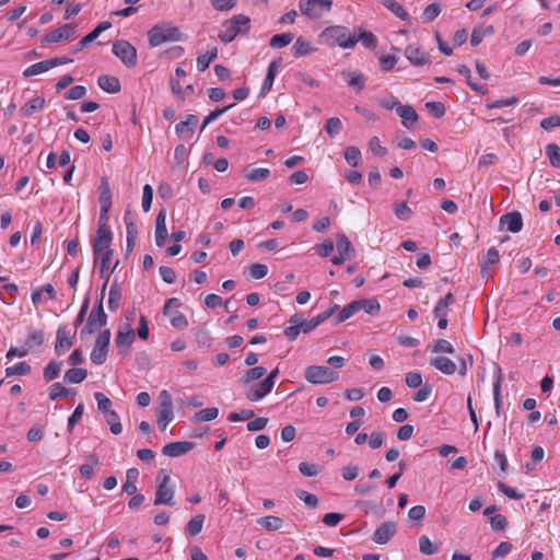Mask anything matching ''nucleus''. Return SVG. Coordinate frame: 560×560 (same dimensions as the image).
<instances>
[{"label": "nucleus", "instance_id": "21", "mask_svg": "<svg viewBox=\"0 0 560 560\" xmlns=\"http://www.w3.org/2000/svg\"><path fill=\"white\" fill-rule=\"evenodd\" d=\"M317 327H318V325L315 324L314 322L305 320V322H301V324H299V325H292V326L287 327L285 330H283V334H285V336L289 338V340H295V338L299 337L300 332L306 334Z\"/></svg>", "mask_w": 560, "mask_h": 560}, {"label": "nucleus", "instance_id": "46", "mask_svg": "<svg viewBox=\"0 0 560 560\" xmlns=\"http://www.w3.org/2000/svg\"><path fill=\"white\" fill-rule=\"evenodd\" d=\"M419 550L420 553L425 556L436 555L438 547L428 538L427 535H421L419 538Z\"/></svg>", "mask_w": 560, "mask_h": 560}, {"label": "nucleus", "instance_id": "2", "mask_svg": "<svg viewBox=\"0 0 560 560\" xmlns=\"http://www.w3.org/2000/svg\"><path fill=\"white\" fill-rule=\"evenodd\" d=\"M148 39L151 47H158L166 42H179L183 34L177 26L172 23H161L151 27L148 32Z\"/></svg>", "mask_w": 560, "mask_h": 560}, {"label": "nucleus", "instance_id": "37", "mask_svg": "<svg viewBox=\"0 0 560 560\" xmlns=\"http://www.w3.org/2000/svg\"><path fill=\"white\" fill-rule=\"evenodd\" d=\"M270 176L269 168H249L246 170L245 178L252 183L264 182Z\"/></svg>", "mask_w": 560, "mask_h": 560}, {"label": "nucleus", "instance_id": "39", "mask_svg": "<svg viewBox=\"0 0 560 560\" xmlns=\"http://www.w3.org/2000/svg\"><path fill=\"white\" fill-rule=\"evenodd\" d=\"M5 376H24L28 375L31 372V366L27 362L21 361L18 362L15 365L8 366L4 370Z\"/></svg>", "mask_w": 560, "mask_h": 560}, {"label": "nucleus", "instance_id": "18", "mask_svg": "<svg viewBox=\"0 0 560 560\" xmlns=\"http://www.w3.org/2000/svg\"><path fill=\"white\" fill-rule=\"evenodd\" d=\"M430 364L444 375H454L457 371L455 361L444 355L432 358Z\"/></svg>", "mask_w": 560, "mask_h": 560}, {"label": "nucleus", "instance_id": "24", "mask_svg": "<svg viewBox=\"0 0 560 560\" xmlns=\"http://www.w3.org/2000/svg\"><path fill=\"white\" fill-rule=\"evenodd\" d=\"M396 113L401 119V124L406 128H411L419 116L416 114L415 107H396Z\"/></svg>", "mask_w": 560, "mask_h": 560}, {"label": "nucleus", "instance_id": "8", "mask_svg": "<svg viewBox=\"0 0 560 560\" xmlns=\"http://www.w3.org/2000/svg\"><path fill=\"white\" fill-rule=\"evenodd\" d=\"M113 54L127 67L137 65V49L127 40H116L113 44Z\"/></svg>", "mask_w": 560, "mask_h": 560}, {"label": "nucleus", "instance_id": "55", "mask_svg": "<svg viewBox=\"0 0 560 560\" xmlns=\"http://www.w3.org/2000/svg\"><path fill=\"white\" fill-rule=\"evenodd\" d=\"M354 38H358V42L361 40L362 45L365 48H375V46L377 44L376 36L373 33L368 32V31H362V32H360L359 35L354 34Z\"/></svg>", "mask_w": 560, "mask_h": 560}, {"label": "nucleus", "instance_id": "29", "mask_svg": "<svg viewBox=\"0 0 560 560\" xmlns=\"http://www.w3.org/2000/svg\"><path fill=\"white\" fill-rule=\"evenodd\" d=\"M241 34L240 28H236L229 20L223 22L222 31L219 33L218 37L223 43H231L235 39V37Z\"/></svg>", "mask_w": 560, "mask_h": 560}, {"label": "nucleus", "instance_id": "40", "mask_svg": "<svg viewBox=\"0 0 560 560\" xmlns=\"http://www.w3.org/2000/svg\"><path fill=\"white\" fill-rule=\"evenodd\" d=\"M359 304V310L364 311L366 314L375 315L380 312V303L374 299H361L353 301Z\"/></svg>", "mask_w": 560, "mask_h": 560}, {"label": "nucleus", "instance_id": "42", "mask_svg": "<svg viewBox=\"0 0 560 560\" xmlns=\"http://www.w3.org/2000/svg\"><path fill=\"white\" fill-rule=\"evenodd\" d=\"M70 393V389L65 387L63 384L56 382L48 387V398L51 401L57 400L58 398L66 397Z\"/></svg>", "mask_w": 560, "mask_h": 560}, {"label": "nucleus", "instance_id": "34", "mask_svg": "<svg viewBox=\"0 0 560 560\" xmlns=\"http://www.w3.org/2000/svg\"><path fill=\"white\" fill-rule=\"evenodd\" d=\"M257 524L269 532H273L277 529H281L283 522L282 518L279 516L268 515L261 518H257Z\"/></svg>", "mask_w": 560, "mask_h": 560}, {"label": "nucleus", "instance_id": "30", "mask_svg": "<svg viewBox=\"0 0 560 560\" xmlns=\"http://www.w3.org/2000/svg\"><path fill=\"white\" fill-rule=\"evenodd\" d=\"M453 304V294L451 292L446 293L445 296L439 300L435 308H433V314L435 317H446L447 312H450V307Z\"/></svg>", "mask_w": 560, "mask_h": 560}, {"label": "nucleus", "instance_id": "62", "mask_svg": "<svg viewBox=\"0 0 560 560\" xmlns=\"http://www.w3.org/2000/svg\"><path fill=\"white\" fill-rule=\"evenodd\" d=\"M299 470L301 475L306 477L317 476L319 472V468L317 464H311L306 462H302L299 464Z\"/></svg>", "mask_w": 560, "mask_h": 560}, {"label": "nucleus", "instance_id": "41", "mask_svg": "<svg viewBox=\"0 0 560 560\" xmlns=\"http://www.w3.org/2000/svg\"><path fill=\"white\" fill-rule=\"evenodd\" d=\"M220 413V410L218 408H207L199 412H196L195 417H192V421L196 423L207 422V421H213L218 415Z\"/></svg>", "mask_w": 560, "mask_h": 560}, {"label": "nucleus", "instance_id": "12", "mask_svg": "<svg viewBox=\"0 0 560 560\" xmlns=\"http://www.w3.org/2000/svg\"><path fill=\"white\" fill-rule=\"evenodd\" d=\"M194 448V443L190 441L172 442L162 447V455L168 457L184 456Z\"/></svg>", "mask_w": 560, "mask_h": 560}, {"label": "nucleus", "instance_id": "57", "mask_svg": "<svg viewBox=\"0 0 560 560\" xmlns=\"http://www.w3.org/2000/svg\"><path fill=\"white\" fill-rule=\"evenodd\" d=\"M43 342H45V335L42 330H34L30 332L26 339V346L28 349L40 347Z\"/></svg>", "mask_w": 560, "mask_h": 560}, {"label": "nucleus", "instance_id": "11", "mask_svg": "<svg viewBox=\"0 0 560 560\" xmlns=\"http://www.w3.org/2000/svg\"><path fill=\"white\" fill-rule=\"evenodd\" d=\"M135 339L136 336L133 335V330L130 325L125 324L119 326L116 336V346L118 348V351L126 353L130 349Z\"/></svg>", "mask_w": 560, "mask_h": 560}, {"label": "nucleus", "instance_id": "7", "mask_svg": "<svg viewBox=\"0 0 560 560\" xmlns=\"http://www.w3.org/2000/svg\"><path fill=\"white\" fill-rule=\"evenodd\" d=\"M110 339L112 332L108 329L101 331L96 336L93 350L90 352V361L95 365H102L106 362Z\"/></svg>", "mask_w": 560, "mask_h": 560}, {"label": "nucleus", "instance_id": "43", "mask_svg": "<svg viewBox=\"0 0 560 560\" xmlns=\"http://www.w3.org/2000/svg\"><path fill=\"white\" fill-rule=\"evenodd\" d=\"M442 8L440 3H431L422 12L423 23H431L434 21L441 13Z\"/></svg>", "mask_w": 560, "mask_h": 560}, {"label": "nucleus", "instance_id": "4", "mask_svg": "<svg viewBox=\"0 0 560 560\" xmlns=\"http://www.w3.org/2000/svg\"><path fill=\"white\" fill-rule=\"evenodd\" d=\"M156 480H159V485H156L155 489L154 504L173 505V498L175 491L172 483H170L172 478L170 477L168 471L166 469L160 470L159 476H156Z\"/></svg>", "mask_w": 560, "mask_h": 560}, {"label": "nucleus", "instance_id": "56", "mask_svg": "<svg viewBox=\"0 0 560 560\" xmlns=\"http://www.w3.org/2000/svg\"><path fill=\"white\" fill-rule=\"evenodd\" d=\"M394 213L397 219L408 221L412 217V210L408 207L407 202H397L394 208Z\"/></svg>", "mask_w": 560, "mask_h": 560}, {"label": "nucleus", "instance_id": "64", "mask_svg": "<svg viewBox=\"0 0 560 560\" xmlns=\"http://www.w3.org/2000/svg\"><path fill=\"white\" fill-rule=\"evenodd\" d=\"M254 417V411L249 409H244L237 412H232L228 416V420L232 422L236 421H248Z\"/></svg>", "mask_w": 560, "mask_h": 560}, {"label": "nucleus", "instance_id": "16", "mask_svg": "<svg viewBox=\"0 0 560 560\" xmlns=\"http://www.w3.org/2000/svg\"><path fill=\"white\" fill-rule=\"evenodd\" d=\"M405 56L410 63L416 67L424 66L431 61V58L427 52H424L419 46L412 44L406 47Z\"/></svg>", "mask_w": 560, "mask_h": 560}, {"label": "nucleus", "instance_id": "22", "mask_svg": "<svg viewBox=\"0 0 560 560\" xmlns=\"http://www.w3.org/2000/svg\"><path fill=\"white\" fill-rule=\"evenodd\" d=\"M198 125V117L196 115H188L185 120L175 125V132L179 136H191L192 131Z\"/></svg>", "mask_w": 560, "mask_h": 560}, {"label": "nucleus", "instance_id": "49", "mask_svg": "<svg viewBox=\"0 0 560 560\" xmlns=\"http://www.w3.org/2000/svg\"><path fill=\"white\" fill-rule=\"evenodd\" d=\"M104 417L107 425L110 427V432L113 433V435H119L121 432V424L117 411L107 412V415H105Z\"/></svg>", "mask_w": 560, "mask_h": 560}, {"label": "nucleus", "instance_id": "53", "mask_svg": "<svg viewBox=\"0 0 560 560\" xmlns=\"http://www.w3.org/2000/svg\"><path fill=\"white\" fill-rule=\"evenodd\" d=\"M343 159L352 166H357L361 159V151L358 147H348L343 152Z\"/></svg>", "mask_w": 560, "mask_h": 560}, {"label": "nucleus", "instance_id": "31", "mask_svg": "<svg viewBox=\"0 0 560 560\" xmlns=\"http://www.w3.org/2000/svg\"><path fill=\"white\" fill-rule=\"evenodd\" d=\"M292 51L295 57H302L312 54L313 51H315V48L311 46V43L308 40L300 36L293 44Z\"/></svg>", "mask_w": 560, "mask_h": 560}, {"label": "nucleus", "instance_id": "33", "mask_svg": "<svg viewBox=\"0 0 560 560\" xmlns=\"http://www.w3.org/2000/svg\"><path fill=\"white\" fill-rule=\"evenodd\" d=\"M88 377V371L82 368H74L66 371L63 378L69 384H79L85 381Z\"/></svg>", "mask_w": 560, "mask_h": 560}, {"label": "nucleus", "instance_id": "3", "mask_svg": "<svg viewBox=\"0 0 560 560\" xmlns=\"http://www.w3.org/2000/svg\"><path fill=\"white\" fill-rule=\"evenodd\" d=\"M320 36L329 46L341 48H353L358 43L354 34H351L349 28L342 25L328 26L322 32Z\"/></svg>", "mask_w": 560, "mask_h": 560}, {"label": "nucleus", "instance_id": "17", "mask_svg": "<svg viewBox=\"0 0 560 560\" xmlns=\"http://www.w3.org/2000/svg\"><path fill=\"white\" fill-rule=\"evenodd\" d=\"M101 194H100V205H101V213L98 222H107V212L112 207V192L109 191V186L107 179H102L101 183Z\"/></svg>", "mask_w": 560, "mask_h": 560}, {"label": "nucleus", "instance_id": "26", "mask_svg": "<svg viewBox=\"0 0 560 560\" xmlns=\"http://www.w3.org/2000/svg\"><path fill=\"white\" fill-rule=\"evenodd\" d=\"M156 424H159L160 430L164 431L166 430V427L168 423L173 421L174 415H173V408H166V407H156Z\"/></svg>", "mask_w": 560, "mask_h": 560}, {"label": "nucleus", "instance_id": "38", "mask_svg": "<svg viewBox=\"0 0 560 560\" xmlns=\"http://www.w3.org/2000/svg\"><path fill=\"white\" fill-rule=\"evenodd\" d=\"M294 38L290 32L273 35L269 40V46L276 49L288 46Z\"/></svg>", "mask_w": 560, "mask_h": 560}, {"label": "nucleus", "instance_id": "14", "mask_svg": "<svg viewBox=\"0 0 560 560\" xmlns=\"http://www.w3.org/2000/svg\"><path fill=\"white\" fill-rule=\"evenodd\" d=\"M75 34V25L73 24H65L59 28H56L43 38V43H59L61 40H67Z\"/></svg>", "mask_w": 560, "mask_h": 560}, {"label": "nucleus", "instance_id": "44", "mask_svg": "<svg viewBox=\"0 0 560 560\" xmlns=\"http://www.w3.org/2000/svg\"><path fill=\"white\" fill-rule=\"evenodd\" d=\"M359 312H360L359 304L352 302L342 307L339 315H337V317H336V323L340 324V323L345 322L346 319L353 317L354 314H357Z\"/></svg>", "mask_w": 560, "mask_h": 560}, {"label": "nucleus", "instance_id": "13", "mask_svg": "<svg viewBox=\"0 0 560 560\" xmlns=\"http://www.w3.org/2000/svg\"><path fill=\"white\" fill-rule=\"evenodd\" d=\"M501 228H505L510 233H518L523 229L522 213L518 211L506 212L500 217Z\"/></svg>", "mask_w": 560, "mask_h": 560}, {"label": "nucleus", "instance_id": "10", "mask_svg": "<svg viewBox=\"0 0 560 560\" xmlns=\"http://www.w3.org/2000/svg\"><path fill=\"white\" fill-rule=\"evenodd\" d=\"M273 387L275 385L269 381L258 382L246 389L245 397L253 402L261 401L264 397L269 395Z\"/></svg>", "mask_w": 560, "mask_h": 560}, {"label": "nucleus", "instance_id": "60", "mask_svg": "<svg viewBox=\"0 0 560 560\" xmlns=\"http://www.w3.org/2000/svg\"><path fill=\"white\" fill-rule=\"evenodd\" d=\"M86 93V89L83 85H74L63 94L65 100L77 101L82 98Z\"/></svg>", "mask_w": 560, "mask_h": 560}, {"label": "nucleus", "instance_id": "51", "mask_svg": "<svg viewBox=\"0 0 560 560\" xmlns=\"http://www.w3.org/2000/svg\"><path fill=\"white\" fill-rule=\"evenodd\" d=\"M546 154L549 159V163L553 167H560V148L556 143H548L546 147Z\"/></svg>", "mask_w": 560, "mask_h": 560}, {"label": "nucleus", "instance_id": "61", "mask_svg": "<svg viewBox=\"0 0 560 560\" xmlns=\"http://www.w3.org/2000/svg\"><path fill=\"white\" fill-rule=\"evenodd\" d=\"M281 62H282V59L278 58V59L272 60L268 66L265 81L271 85L273 84L275 78L278 73V69L281 66Z\"/></svg>", "mask_w": 560, "mask_h": 560}, {"label": "nucleus", "instance_id": "50", "mask_svg": "<svg viewBox=\"0 0 560 560\" xmlns=\"http://www.w3.org/2000/svg\"><path fill=\"white\" fill-rule=\"evenodd\" d=\"M88 460L90 464H82L80 472L82 477L90 479L94 476V465L100 464V458L96 455H89Z\"/></svg>", "mask_w": 560, "mask_h": 560}, {"label": "nucleus", "instance_id": "58", "mask_svg": "<svg viewBox=\"0 0 560 560\" xmlns=\"http://www.w3.org/2000/svg\"><path fill=\"white\" fill-rule=\"evenodd\" d=\"M432 351L435 352V353H454L455 352V348L452 346L451 342L444 340V339H439L436 341L433 342L432 345Z\"/></svg>", "mask_w": 560, "mask_h": 560}, {"label": "nucleus", "instance_id": "32", "mask_svg": "<svg viewBox=\"0 0 560 560\" xmlns=\"http://www.w3.org/2000/svg\"><path fill=\"white\" fill-rule=\"evenodd\" d=\"M381 3L390 12H393L397 18L402 21H409L410 16L404 7L397 2L396 0H381Z\"/></svg>", "mask_w": 560, "mask_h": 560}, {"label": "nucleus", "instance_id": "9", "mask_svg": "<svg viewBox=\"0 0 560 560\" xmlns=\"http://www.w3.org/2000/svg\"><path fill=\"white\" fill-rule=\"evenodd\" d=\"M106 323L107 316L105 311H103L102 302H100L98 305L94 306L92 312H90L86 327L82 328L81 335L91 334L105 326Z\"/></svg>", "mask_w": 560, "mask_h": 560}, {"label": "nucleus", "instance_id": "63", "mask_svg": "<svg viewBox=\"0 0 560 560\" xmlns=\"http://www.w3.org/2000/svg\"><path fill=\"white\" fill-rule=\"evenodd\" d=\"M83 404H79L77 405L75 407V410L72 411L71 416L69 417V420H68V431H72L73 428L75 427V424L81 421L82 419V416H83Z\"/></svg>", "mask_w": 560, "mask_h": 560}, {"label": "nucleus", "instance_id": "15", "mask_svg": "<svg viewBox=\"0 0 560 560\" xmlns=\"http://www.w3.org/2000/svg\"><path fill=\"white\" fill-rule=\"evenodd\" d=\"M396 534V523L394 522H385L382 523L381 526L374 530L373 541L377 545H385L392 539V537Z\"/></svg>", "mask_w": 560, "mask_h": 560}, {"label": "nucleus", "instance_id": "1", "mask_svg": "<svg viewBox=\"0 0 560 560\" xmlns=\"http://www.w3.org/2000/svg\"><path fill=\"white\" fill-rule=\"evenodd\" d=\"M113 241V233L106 222H98L96 235L93 240L94 264L101 262L100 277L106 282L118 267V261L112 266L113 249L109 247Z\"/></svg>", "mask_w": 560, "mask_h": 560}, {"label": "nucleus", "instance_id": "25", "mask_svg": "<svg viewBox=\"0 0 560 560\" xmlns=\"http://www.w3.org/2000/svg\"><path fill=\"white\" fill-rule=\"evenodd\" d=\"M139 471L137 468L126 470V479L122 486V492L127 495H135L137 492V480Z\"/></svg>", "mask_w": 560, "mask_h": 560}, {"label": "nucleus", "instance_id": "45", "mask_svg": "<svg viewBox=\"0 0 560 560\" xmlns=\"http://www.w3.org/2000/svg\"><path fill=\"white\" fill-rule=\"evenodd\" d=\"M236 28H240L241 34H247L250 27V19L244 14L234 15L229 20Z\"/></svg>", "mask_w": 560, "mask_h": 560}, {"label": "nucleus", "instance_id": "47", "mask_svg": "<svg viewBox=\"0 0 560 560\" xmlns=\"http://www.w3.org/2000/svg\"><path fill=\"white\" fill-rule=\"evenodd\" d=\"M336 248L337 253L341 255L350 256L353 253V246L345 234L337 235Z\"/></svg>", "mask_w": 560, "mask_h": 560}, {"label": "nucleus", "instance_id": "23", "mask_svg": "<svg viewBox=\"0 0 560 560\" xmlns=\"http://www.w3.org/2000/svg\"><path fill=\"white\" fill-rule=\"evenodd\" d=\"M98 86L107 93H117L120 91L119 79L114 75L103 74L98 77Z\"/></svg>", "mask_w": 560, "mask_h": 560}, {"label": "nucleus", "instance_id": "20", "mask_svg": "<svg viewBox=\"0 0 560 560\" xmlns=\"http://www.w3.org/2000/svg\"><path fill=\"white\" fill-rule=\"evenodd\" d=\"M71 347L72 336L70 335V331L66 326L59 327L57 330L56 346H54V349H56L58 354H62L63 352L69 351Z\"/></svg>", "mask_w": 560, "mask_h": 560}, {"label": "nucleus", "instance_id": "59", "mask_svg": "<svg viewBox=\"0 0 560 560\" xmlns=\"http://www.w3.org/2000/svg\"><path fill=\"white\" fill-rule=\"evenodd\" d=\"M268 275V266L261 262H255L249 267V276L253 279H262Z\"/></svg>", "mask_w": 560, "mask_h": 560}, {"label": "nucleus", "instance_id": "27", "mask_svg": "<svg viewBox=\"0 0 560 560\" xmlns=\"http://www.w3.org/2000/svg\"><path fill=\"white\" fill-rule=\"evenodd\" d=\"M342 78L350 88L357 89L358 91L363 89L365 84V77L357 71L343 72Z\"/></svg>", "mask_w": 560, "mask_h": 560}, {"label": "nucleus", "instance_id": "48", "mask_svg": "<svg viewBox=\"0 0 560 560\" xmlns=\"http://www.w3.org/2000/svg\"><path fill=\"white\" fill-rule=\"evenodd\" d=\"M94 399L96 401V406H98V410L102 415H107V412H115L112 409V400H109L104 394L101 392L94 393Z\"/></svg>", "mask_w": 560, "mask_h": 560}, {"label": "nucleus", "instance_id": "36", "mask_svg": "<svg viewBox=\"0 0 560 560\" xmlns=\"http://www.w3.org/2000/svg\"><path fill=\"white\" fill-rule=\"evenodd\" d=\"M51 69V62L49 59L31 65L23 71L24 77H32L44 73Z\"/></svg>", "mask_w": 560, "mask_h": 560}, {"label": "nucleus", "instance_id": "52", "mask_svg": "<svg viewBox=\"0 0 560 560\" xmlns=\"http://www.w3.org/2000/svg\"><path fill=\"white\" fill-rule=\"evenodd\" d=\"M60 373V363L56 361H51L47 363L44 370V378L46 382H51L59 376Z\"/></svg>", "mask_w": 560, "mask_h": 560}, {"label": "nucleus", "instance_id": "54", "mask_svg": "<svg viewBox=\"0 0 560 560\" xmlns=\"http://www.w3.org/2000/svg\"><path fill=\"white\" fill-rule=\"evenodd\" d=\"M325 131L328 133L331 138L337 137L340 135V131L342 129V124L340 118H330L326 120L325 124Z\"/></svg>", "mask_w": 560, "mask_h": 560}, {"label": "nucleus", "instance_id": "5", "mask_svg": "<svg viewBox=\"0 0 560 560\" xmlns=\"http://www.w3.org/2000/svg\"><path fill=\"white\" fill-rule=\"evenodd\" d=\"M304 377L313 385H324L337 381L338 374L326 365H310L305 369Z\"/></svg>", "mask_w": 560, "mask_h": 560}, {"label": "nucleus", "instance_id": "6", "mask_svg": "<svg viewBox=\"0 0 560 560\" xmlns=\"http://www.w3.org/2000/svg\"><path fill=\"white\" fill-rule=\"evenodd\" d=\"M332 7V0H300L299 9L303 15L316 20L329 12Z\"/></svg>", "mask_w": 560, "mask_h": 560}, {"label": "nucleus", "instance_id": "28", "mask_svg": "<svg viewBox=\"0 0 560 560\" xmlns=\"http://www.w3.org/2000/svg\"><path fill=\"white\" fill-rule=\"evenodd\" d=\"M203 523L205 514H197L196 516H192L191 520H189V522L186 523V534H188L191 537L199 535L202 532Z\"/></svg>", "mask_w": 560, "mask_h": 560}, {"label": "nucleus", "instance_id": "19", "mask_svg": "<svg viewBox=\"0 0 560 560\" xmlns=\"http://www.w3.org/2000/svg\"><path fill=\"white\" fill-rule=\"evenodd\" d=\"M167 238L166 211L162 209L155 218V244L159 247L165 245Z\"/></svg>", "mask_w": 560, "mask_h": 560}, {"label": "nucleus", "instance_id": "35", "mask_svg": "<svg viewBox=\"0 0 560 560\" xmlns=\"http://www.w3.org/2000/svg\"><path fill=\"white\" fill-rule=\"evenodd\" d=\"M266 374V369L264 366H253L252 369L244 372V375L241 376V382L244 384H250L264 377Z\"/></svg>", "mask_w": 560, "mask_h": 560}]
</instances>
